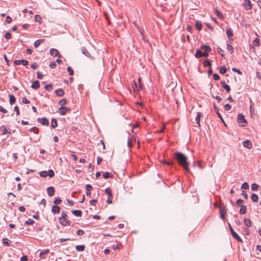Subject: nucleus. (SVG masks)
<instances>
[{
	"instance_id": "41",
	"label": "nucleus",
	"mask_w": 261,
	"mask_h": 261,
	"mask_svg": "<svg viewBox=\"0 0 261 261\" xmlns=\"http://www.w3.org/2000/svg\"><path fill=\"white\" fill-rule=\"evenodd\" d=\"M3 243L7 246H9L10 245L9 244V240L8 239L5 238L3 239Z\"/></svg>"
},
{
	"instance_id": "33",
	"label": "nucleus",
	"mask_w": 261,
	"mask_h": 261,
	"mask_svg": "<svg viewBox=\"0 0 261 261\" xmlns=\"http://www.w3.org/2000/svg\"><path fill=\"white\" fill-rule=\"evenodd\" d=\"M30 131L38 134L39 133V129L37 127H33L30 129Z\"/></svg>"
},
{
	"instance_id": "22",
	"label": "nucleus",
	"mask_w": 261,
	"mask_h": 261,
	"mask_svg": "<svg viewBox=\"0 0 261 261\" xmlns=\"http://www.w3.org/2000/svg\"><path fill=\"white\" fill-rule=\"evenodd\" d=\"M247 207L246 206L242 205H241V208L240 210V213L241 214H245L246 213Z\"/></svg>"
},
{
	"instance_id": "50",
	"label": "nucleus",
	"mask_w": 261,
	"mask_h": 261,
	"mask_svg": "<svg viewBox=\"0 0 261 261\" xmlns=\"http://www.w3.org/2000/svg\"><path fill=\"white\" fill-rule=\"evenodd\" d=\"M214 109H215V111H216V113H217V114L218 115V116L219 117V118H221V119L222 120H223L222 117V116H221V114H220V113H219V111H218V108H217L215 106H214Z\"/></svg>"
},
{
	"instance_id": "52",
	"label": "nucleus",
	"mask_w": 261,
	"mask_h": 261,
	"mask_svg": "<svg viewBox=\"0 0 261 261\" xmlns=\"http://www.w3.org/2000/svg\"><path fill=\"white\" fill-rule=\"evenodd\" d=\"M38 66V64L37 63L34 62L30 65V67L32 69H36Z\"/></svg>"
},
{
	"instance_id": "62",
	"label": "nucleus",
	"mask_w": 261,
	"mask_h": 261,
	"mask_svg": "<svg viewBox=\"0 0 261 261\" xmlns=\"http://www.w3.org/2000/svg\"><path fill=\"white\" fill-rule=\"evenodd\" d=\"M21 63H22L23 65L27 66V65H28L29 62L27 60L23 59V60H21Z\"/></svg>"
},
{
	"instance_id": "48",
	"label": "nucleus",
	"mask_w": 261,
	"mask_h": 261,
	"mask_svg": "<svg viewBox=\"0 0 261 261\" xmlns=\"http://www.w3.org/2000/svg\"><path fill=\"white\" fill-rule=\"evenodd\" d=\"M35 21L36 22H40L42 18H41V17L40 15H36L35 16Z\"/></svg>"
},
{
	"instance_id": "63",
	"label": "nucleus",
	"mask_w": 261,
	"mask_h": 261,
	"mask_svg": "<svg viewBox=\"0 0 261 261\" xmlns=\"http://www.w3.org/2000/svg\"><path fill=\"white\" fill-rule=\"evenodd\" d=\"M227 49L229 51H232L233 47L230 44L227 45Z\"/></svg>"
},
{
	"instance_id": "44",
	"label": "nucleus",
	"mask_w": 261,
	"mask_h": 261,
	"mask_svg": "<svg viewBox=\"0 0 261 261\" xmlns=\"http://www.w3.org/2000/svg\"><path fill=\"white\" fill-rule=\"evenodd\" d=\"M105 193L108 195V196H112V191L111 190L110 188H107L105 190Z\"/></svg>"
},
{
	"instance_id": "11",
	"label": "nucleus",
	"mask_w": 261,
	"mask_h": 261,
	"mask_svg": "<svg viewBox=\"0 0 261 261\" xmlns=\"http://www.w3.org/2000/svg\"><path fill=\"white\" fill-rule=\"evenodd\" d=\"M60 211V208L57 205H53L51 208V212L54 214H58Z\"/></svg>"
},
{
	"instance_id": "29",
	"label": "nucleus",
	"mask_w": 261,
	"mask_h": 261,
	"mask_svg": "<svg viewBox=\"0 0 261 261\" xmlns=\"http://www.w3.org/2000/svg\"><path fill=\"white\" fill-rule=\"evenodd\" d=\"M251 198L253 202H257L258 200V196L254 193L252 194Z\"/></svg>"
},
{
	"instance_id": "40",
	"label": "nucleus",
	"mask_w": 261,
	"mask_h": 261,
	"mask_svg": "<svg viewBox=\"0 0 261 261\" xmlns=\"http://www.w3.org/2000/svg\"><path fill=\"white\" fill-rule=\"evenodd\" d=\"M61 202H62L61 199H60V198H59V197L56 198L54 201V203L55 204H59L61 203Z\"/></svg>"
},
{
	"instance_id": "27",
	"label": "nucleus",
	"mask_w": 261,
	"mask_h": 261,
	"mask_svg": "<svg viewBox=\"0 0 261 261\" xmlns=\"http://www.w3.org/2000/svg\"><path fill=\"white\" fill-rule=\"evenodd\" d=\"M75 248L78 251H82L84 250L85 246L84 245H76Z\"/></svg>"
},
{
	"instance_id": "3",
	"label": "nucleus",
	"mask_w": 261,
	"mask_h": 261,
	"mask_svg": "<svg viewBox=\"0 0 261 261\" xmlns=\"http://www.w3.org/2000/svg\"><path fill=\"white\" fill-rule=\"evenodd\" d=\"M243 5L246 10H250L252 9V5L249 0H244Z\"/></svg>"
},
{
	"instance_id": "45",
	"label": "nucleus",
	"mask_w": 261,
	"mask_h": 261,
	"mask_svg": "<svg viewBox=\"0 0 261 261\" xmlns=\"http://www.w3.org/2000/svg\"><path fill=\"white\" fill-rule=\"evenodd\" d=\"M67 69L70 75H72L73 74V70L70 67H68Z\"/></svg>"
},
{
	"instance_id": "15",
	"label": "nucleus",
	"mask_w": 261,
	"mask_h": 261,
	"mask_svg": "<svg viewBox=\"0 0 261 261\" xmlns=\"http://www.w3.org/2000/svg\"><path fill=\"white\" fill-rule=\"evenodd\" d=\"M226 34L230 39H231L233 36V33L230 28H227L226 31Z\"/></svg>"
},
{
	"instance_id": "46",
	"label": "nucleus",
	"mask_w": 261,
	"mask_h": 261,
	"mask_svg": "<svg viewBox=\"0 0 261 261\" xmlns=\"http://www.w3.org/2000/svg\"><path fill=\"white\" fill-rule=\"evenodd\" d=\"M215 14L217 16H218L219 18H222L223 15L218 10H215Z\"/></svg>"
},
{
	"instance_id": "60",
	"label": "nucleus",
	"mask_w": 261,
	"mask_h": 261,
	"mask_svg": "<svg viewBox=\"0 0 261 261\" xmlns=\"http://www.w3.org/2000/svg\"><path fill=\"white\" fill-rule=\"evenodd\" d=\"M243 202H244V200H243L242 199H239L237 200L236 204L238 205H241V204L243 203Z\"/></svg>"
},
{
	"instance_id": "10",
	"label": "nucleus",
	"mask_w": 261,
	"mask_h": 261,
	"mask_svg": "<svg viewBox=\"0 0 261 261\" xmlns=\"http://www.w3.org/2000/svg\"><path fill=\"white\" fill-rule=\"evenodd\" d=\"M47 192L49 196H52L55 193V189L53 187H48L47 189Z\"/></svg>"
},
{
	"instance_id": "30",
	"label": "nucleus",
	"mask_w": 261,
	"mask_h": 261,
	"mask_svg": "<svg viewBox=\"0 0 261 261\" xmlns=\"http://www.w3.org/2000/svg\"><path fill=\"white\" fill-rule=\"evenodd\" d=\"M9 97H10V100H9L10 103L11 105L13 104L16 101L15 97L13 95H10Z\"/></svg>"
},
{
	"instance_id": "19",
	"label": "nucleus",
	"mask_w": 261,
	"mask_h": 261,
	"mask_svg": "<svg viewBox=\"0 0 261 261\" xmlns=\"http://www.w3.org/2000/svg\"><path fill=\"white\" fill-rule=\"evenodd\" d=\"M72 213L77 217H81L82 212L80 210H74L72 211Z\"/></svg>"
},
{
	"instance_id": "37",
	"label": "nucleus",
	"mask_w": 261,
	"mask_h": 261,
	"mask_svg": "<svg viewBox=\"0 0 261 261\" xmlns=\"http://www.w3.org/2000/svg\"><path fill=\"white\" fill-rule=\"evenodd\" d=\"M40 176L42 177H46L47 176V172L46 171H42L39 173Z\"/></svg>"
},
{
	"instance_id": "53",
	"label": "nucleus",
	"mask_w": 261,
	"mask_h": 261,
	"mask_svg": "<svg viewBox=\"0 0 261 261\" xmlns=\"http://www.w3.org/2000/svg\"><path fill=\"white\" fill-rule=\"evenodd\" d=\"M110 176V173L108 172H106L103 174V177L105 178H108Z\"/></svg>"
},
{
	"instance_id": "5",
	"label": "nucleus",
	"mask_w": 261,
	"mask_h": 261,
	"mask_svg": "<svg viewBox=\"0 0 261 261\" xmlns=\"http://www.w3.org/2000/svg\"><path fill=\"white\" fill-rule=\"evenodd\" d=\"M50 54L51 56L53 57L58 56L59 58H61V57L59 53V51L57 49L54 48H51L50 50Z\"/></svg>"
},
{
	"instance_id": "58",
	"label": "nucleus",
	"mask_w": 261,
	"mask_h": 261,
	"mask_svg": "<svg viewBox=\"0 0 261 261\" xmlns=\"http://www.w3.org/2000/svg\"><path fill=\"white\" fill-rule=\"evenodd\" d=\"M213 78L215 80L217 81L220 79V76L218 74L215 73L213 75Z\"/></svg>"
},
{
	"instance_id": "6",
	"label": "nucleus",
	"mask_w": 261,
	"mask_h": 261,
	"mask_svg": "<svg viewBox=\"0 0 261 261\" xmlns=\"http://www.w3.org/2000/svg\"><path fill=\"white\" fill-rule=\"evenodd\" d=\"M243 145L244 147L248 149H251L252 147V145L249 140H245L243 142Z\"/></svg>"
},
{
	"instance_id": "12",
	"label": "nucleus",
	"mask_w": 261,
	"mask_h": 261,
	"mask_svg": "<svg viewBox=\"0 0 261 261\" xmlns=\"http://www.w3.org/2000/svg\"><path fill=\"white\" fill-rule=\"evenodd\" d=\"M221 84L222 85V87L224 89H225L227 92H229L230 91V87L226 84L225 81H221Z\"/></svg>"
},
{
	"instance_id": "59",
	"label": "nucleus",
	"mask_w": 261,
	"mask_h": 261,
	"mask_svg": "<svg viewBox=\"0 0 261 261\" xmlns=\"http://www.w3.org/2000/svg\"><path fill=\"white\" fill-rule=\"evenodd\" d=\"M0 112H2L4 114H6L7 113V111L1 106H0Z\"/></svg>"
},
{
	"instance_id": "34",
	"label": "nucleus",
	"mask_w": 261,
	"mask_h": 261,
	"mask_svg": "<svg viewBox=\"0 0 261 261\" xmlns=\"http://www.w3.org/2000/svg\"><path fill=\"white\" fill-rule=\"evenodd\" d=\"M218 53L222 57H224L225 56L224 54V50L221 49L220 47H218L217 48Z\"/></svg>"
},
{
	"instance_id": "32",
	"label": "nucleus",
	"mask_w": 261,
	"mask_h": 261,
	"mask_svg": "<svg viewBox=\"0 0 261 261\" xmlns=\"http://www.w3.org/2000/svg\"><path fill=\"white\" fill-rule=\"evenodd\" d=\"M201 48L203 49L205 52H209L211 50L210 47L208 45H203L201 46Z\"/></svg>"
},
{
	"instance_id": "51",
	"label": "nucleus",
	"mask_w": 261,
	"mask_h": 261,
	"mask_svg": "<svg viewBox=\"0 0 261 261\" xmlns=\"http://www.w3.org/2000/svg\"><path fill=\"white\" fill-rule=\"evenodd\" d=\"M231 108V106L228 103L226 104L224 106V110L225 111H229V110H230Z\"/></svg>"
},
{
	"instance_id": "17",
	"label": "nucleus",
	"mask_w": 261,
	"mask_h": 261,
	"mask_svg": "<svg viewBox=\"0 0 261 261\" xmlns=\"http://www.w3.org/2000/svg\"><path fill=\"white\" fill-rule=\"evenodd\" d=\"M44 42V39L37 40L34 42V46L35 47H38L41 43H43Z\"/></svg>"
},
{
	"instance_id": "54",
	"label": "nucleus",
	"mask_w": 261,
	"mask_h": 261,
	"mask_svg": "<svg viewBox=\"0 0 261 261\" xmlns=\"http://www.w3.org/2000/svg\"><path fill=\"white\" fill-rule=\"evenodd\" d=\"M76 234L78 236H83L84 234V231L82 229H79L76 231Z\"/></svg>"
},
{
	"instance_id": "14",
	"label": "nucleus",
	"mask_w": 261,
	"mask_h": 261,
	"mask_svg": "<svg viewBox=\"0 0 261 261\" xmlns=\"http://www.w3.org/2000/svg\"><path fill=\"white\" fill-rule=\"evenodd\" d=\"M86 195L87 196H90L91 195V193H90V191L92 190V187L89 185V184H87L86 185Z\"/></svg>"
},
{
	"instance_id": "39",
	"label": "nucleus",
	"mask_w": 261,
	"mask_h": 261,
	"mask_svg": "<svg viewBox=\"0 0 261 261\" xmlns=\"http://www.w3.org/2000/svg\"><path fill=\"white\" fill-rule=\"evenodd\" d=\"M258 186L256 184H253L251 185V190L253 191L257 190Z\"/></svg>"
},
{
	"instance_id": "57",
	"label": "nucleus",
	"mask_w": 261,
	"mask_h": 261,
	"mask_svg": "<svg viewBox=\"0 0 261 261\" xmlns=\"http://www.w3.org/2000/svg\"><path fill=\"white\" fill-rule=\"evenodd\" d=\"M43 75L41 74V73L39 71H38L37 72V77L38 79H42Z\"/></svg>"
},
{
	"instance_id": "1",
	"label": "nucleus",
	"mask_w": 261,
	"mask_h": 261,
	"mask_svg": "<svg viewBox=\"0 0 261 261\" xmlns=\"http://www.w3.org/2000/svg\"><path fill=\"white\" fill-rule=\"evenodd\" d=\"M176 159L178 163L182 166L183 168L187 171H189V163L188 162V159L183 153L181 152H175L174 153Z\"/></svg>"
},
{
	"instance_id": "7",
	"label": "nucleus",
	"mask_w": 261,
	"mask_h": 261,
	"mask_svg": "<svg viewBox=\"0 0 261 261\" xmlns=\"http://www.w3.org/2000/svg\"><path fill=\"white\" fill-rule=\"evenodd\" d=\"M37 121L38 122H40L41 123V124L43 125H48L49 124V122L48 121V120L46 118H42L41 119L40 118H38L37 119Z\"/></svg>"
},
{
	"instance_id": "24",
	"label": "nucleus",
	"mask_w": 261,
	"mask_h": 261,
	"mask_svg": "<svg viewBox=\"0 0 261 261\" xmlns=\"http://www.w3.org/2000/svg\"><path fill=\"white\" fill-rule=\"evenodd\" d=\"M202 24L201 22L196 21L195 23V27L198 31H200L202 29Z\"/></svg>"
},
{
	"instance_id": "47",
	"label": "nucleus",
	"mask_w": 261,
	"mask_h": 261,
	"mask_svg": "<svg viewBox=\"0 0 261 261\" xmlns=\"http://www.w3.org/2000/svg\"><path fill=\"white\" fill-rule=\"evenodd\" d=\"M59 103L60 105L63 106L66 104V100L65 99H62L59 101Z\"/></svg>"
},
{
	"instance_id": "38",
	"label": "nucleus",
	"mask_w": 261,
	"mask_h": 261,
	"mask_svg": "<svg viewBox=\"0 0 261 261\" xmlns=\"http://www.w3.org/2000/svg\"><path fill=\"white\" fill-rule=\"evenodd\" d=\"M45 88L48 91H51L53 89V87L51 84L46 85Z\"/></svg>"
},
{
	"instance_id": "25",
	"label": "nucleus",
	"mask_w": 261,
	"mask_h": 261,
	"mask_svg": "<svg viewBox=\"0 0 261 261\" xmlns=\"http://www.w3.org/2000/svg\"><path fill=\"white\" fill-rule=\"evenodd\" d=\"M0 130L1 131L3 135H5L8 133L7 128L5 126H1L0 127Z\"/></svg>"
},
{
	"instance_id": "2",
	"label": "nucleus",
	"mask_w": 261,
	"mask_h": 261,
	"mask_svg": "<svg viewBox=\"0 0 261 261\" xmlns=\"http://www.w3.org/2000/svg\"><path fill=\"white\" fill-rule=\"evenodd\" d=\"M229 228H230V232H231V233L232 236V237L236 239L237 241H238L239 242H242V239L239 236V235L234 231V230L233 229V228L231 227V225H230V224H229Z\"/></svg>"
},
{
	"instance_id": "21",
	"label": "nucleus",
	"mask_w": 261,
	"mask_h": 261,
	"mask_svg": "<svg viewBox=\"0 0 261 261\" xmlns=\"http://www.w3.org/2000/svg\"><path fill=\"white\" fill-rule=\"evenodd\" d=\"M226 213V211L224 208H220V216L223 220L225 219V216Z\"/></svg>"
},
{
	"instance_id": "55",
	"label": "nucleus",
	"mask_w": 261,
	"mask_h": 261,
	"mask_svg": "<svg viewBox=\"0 0 261 261\" xmlns=\"http://www.w3.org/2000/svg\"><path fill=\"white\" fill-rule=\"evenodd\" d=\"M112 198H113V195L109 196L107 200V202L109 204L112 203Z\"/></svg>"
},
{
	"instance_id": "42",
	"label": "nucleus",
	"mask_w": 261,
	"mask_h": 261,
	"mask_svg": "<svg viewBox=\"0 0 261 261\" xmlns=\"http://www.w3.org/2000/svg\"><path fill=\"white\" fill-rule=\"evenodd\" d=\"M54 175V172L51 169L49 170L47 172V175H48L49 177H53Z\"/></svg>"
},
{
	"instance_id": "23",
	"label": "nucleus",
	"mask_w": 261,
	"mask_h": 261,
	"mask_svg": "<svg viewBox=\"0 0 261 261\" xmlns=\"http://www.w3.org/2000/svg\"><path fill=\"white\" fill-rule=\"evenodd\" d=\"M244 223L247 227H251V221L250 219L248 218L244 219Z\"/></svg>"
},
{
	"instance_id": "13",
	"label": "nucleus",
	"mask_w": 261,
	"mask_h": 261,
	"mask_svg": "<svg viewBox=\"0 0 261 261\" xmlns=\"http://www.w3.org/2000/svg\"><path fill=\"white\" fill-rule=\"evenodd\" d=\"M40 87L39 82L38 81H35L31 85V88L34 89H37Z\"/></svg>"
},
{
	"instance_id": "28",
	"label": "nucleus",
	"mask_w": 261,
	"mask_h": 261,
	"mask_svg": "<svg viewBox=\"0 0 261 261\" xmlns=\"http://www.w3.org/2000/svg\"><path fill=\"white\" fill-rule=\"evenodd\" d=\"M203 53L199 49H197L196 51L195 57L196 58H200L202 56Z\"/></svg>"
},
{
	"instance_id": "56",
	"label": "nucleus",
	"mask_w": 261,
	"mask_h": 261,
	"mask_svg": "<svg viewBox=\"0 0 261 261\" xmlns=\"http://www.w3.org/2000/svg\"><path fill=\"white\" fill-rule=\"evenodd\" d=\"M22 102L25 104H28L30 103V101L27 99L25 97L22 98Z\"/></svg>"
},
{
	"instance_id": "16",
	"label": "nucleus",
	"mask_w": 261,
	"mask_h": 261,
	"mask_svg": "<svg viewBox=\"0 0 261 261\" xmlns=\"http://www.w3.org/2000/svg\"><path fill=\"white\" fill-rule=\"evenodd\" d=\"M202 115V113L201 112H198L197 114L196 117L195 118L196 122L198 124L199 126H200V117H201Z\"/></svg>"
},
{
	"instance_id": "26",
	"label": "nucleus",
	"mask_w": 261,
	"mask_h": 261,
	"mask_svg": "<svg viewBox=\"0 0 261 261\" xmlns=\"http://www.w3.org/2000/svg\"><path fill=\"white\" fill-rule=\"evenodd\" d=\"M82 53L85 55L86 56L89 57L90 56V53L87 50V49L85 48H83L82 49Z\"/></svg>"
},
{
	"instance_id": "36",
	"label": "nucleus",
	"mask_w": 261,
	"mask_h": 261,
	"mask_svg": "<svg viewBox=\"0 0 261 261\" xmlns=\"http://www.w3.org/2000/svg\"><path fill=\"white\" fill-rule=\"evenodd\" d=\"M227 71V68L225 66H223L220 68V72L222 74H224Z\"/></svg>"
},
{
	"instance_id": "9",
	"label": "nucleus",
	"mask_w": 261,
	"mask_h": 261,
	"mask_svg": "<svg viewBox=\"0 0 261 261\" xmlns=\"http://www.w3.org/2000/svg\"><path fill=\"white\" fill-rule=\"evenodd\" d=\"M60 222L61 224L64 226H69L70 225L69 220H68L66 218H60Z\"/></svg>"
},
{
	"instance_id": "18",
	"label": "nucleus",
	"mask_w": 261,
	"mask_h": 261,
	"mask_svg": "<svg viewBox=\"0 0 261 261\" xmlns=\"http://www.w3.org/2000/svg\"><path fill=\"white\" fill-rule=\"evenodd\" d=\"M56 94L58 96H62L64 94V91L62 89H58L56 91Z\"/></svg>"
},
{
	"instance_id": "4",
	"label": "nucleus",
	"mask_w": 261,
	"mask_h": 261,
	"mask_svg": "<svg viewBox=\"0 0 261 261\" xmlns=\"http://www.w3.org/2000/svg\"><path fill=\"white\" fill-rule=\"evenodd\" d=\"M237 120L239 123H244L247 124V121L245 118V117L242 114H239Z\"/></svg>"
},
{
	"instance_id": "31",
	"label": "nucleus",
	"mask_w": 261,
	"mask_h": 261,
	"mask_svg": "<svg viewBox=\"0 0 261 261\" xmlns=\"http://www.w3.org/2000/svg\"><path fill=\"white\" fill-rule=\"evenodd\" d=\"M203 65H204V67L208 66L210 68H211V66H212L211 62V61H210L208 60H206V61H205L203 62Z\"/></svg>"
},
{
	"instance_id": "64",
	"label": "nucleus",
	"mask_w": 261,
	"mask_h": 261,
	"mask_svg": "<svg viewBox=\"0 0 261 261\" xmlns=\"http://www.w3.org/2000/svg\"><path fill=\"white\" fill-rule=\"evenodd\" d=\"M20 261H28V257L27 256H23L20 257Z\"/></svg>"
},
{
	"instance_id": "8",
	"label": "nucleus",
	"mask_w": 261,
	"mask_h": 261,
	"mask_svg": "<svg viewBox=\"0 0 261 261\" xmlns=\"http://www.w3.org/2000/svg\"><path fill=\"white\" fill-rule=\"evenodd\" d=\"M68 111H69V109L65 107H62L59 109L58 112L60 114V115H64Z\"/></svg>"
},
{
	"instance_id": "43",
	"label": "nucleus",
	"mask_w": 261,
	"mask_h": 261,
	"mask_svg": "<svg viewBox=\"0 0 261 261\" xmlns=\"http://www.w3.org/2000/svg\"><path fill=\"white\" fill-rule=\"evenodd\" d=\"M35 223V221L31 219H29L25 221V224L27 225H33Z\"/></svg>"
},
{
	"instance_id": "20",
	"label": "nucleus",
	"mask_w": 261,
	"mask_h": 261,
	"mask_svg": "<svg viewBox=\"0 0 261 261\" xmlns=\"http://www.w3.org/2000/svg\"><path fill=\"white\" fill-rule=\"evenodd\" d=\"M58 126L57 121L56 119L53 118L51 121V126L53 128H56Z\"/></svg>"
},
{
	"instance_id": "35",
	"label": "nucleus",
	"mask_w": 261,
	"mask_h": 261,
	"mask_svg": "<svg viewBox=\"0 0 261 261\" xmlns=\"http://www.w3.org/2000/svg\"><path fill=\"white\" fill-rule=\"evenodd\" d=\"M241 188L243 189L247 190L249 189V185L248 182H245L242 185Z\"/></svg>"
},
{
	"instance_id": "49",
	"label": "nucleus",
	"mask_w": 261,
	"mask_h": 261,
	"mask_svg": "<svg viewBox=\"0 0 261 261\" xmlns=\"http://www.w3.org/2000/svg\"><path fill=\"white\" fill-rule=\"evenodd\" d=\"M122 247V246L121 245V244H117L116 246H113V249L114 250L120 249Z\"/></svg>"
},
{
	"instance_id": "61",
	"label": "nucleus",
	"mask_w": 261,
	"mask_h": 261,
	"mask_svg": "<svg viewBox=\"0 0 261 261\" xmlns=\"http://www.w3.org/2000/svg\"><path fill=\"white\" fill-rule=\"evenodd\" d=\"M254 44L257 46L259 45V40L256 38L253 41Z\"/></svg>"
}]
</instances>
